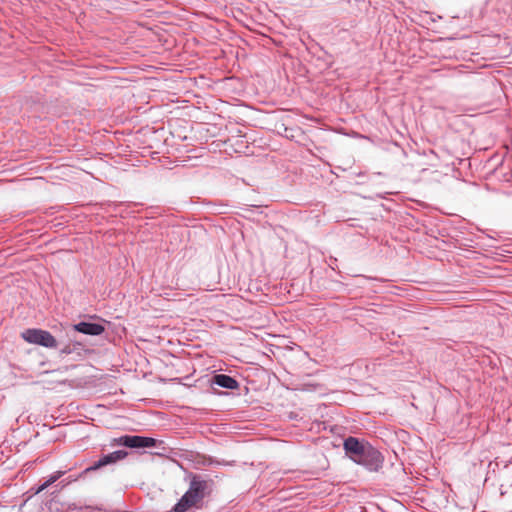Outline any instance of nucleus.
Wrapping results in <instances>:
<instances>
[{"label":"nucleus","mask_w":512,"mask_h":512,"mask_svg":"<svg viewBox=\"0 0 512 512\" xmlns=\"http://www.w3.org/2000/svg\"><path fill=\"white\" fill-rule=\"evenodd\" d=\"M114 441L116 444L128 448H150L155 447L157 444L156 439L140 435H124Z\"/></svg>","instance_id":"obj_4"},{"label":"nucleus","mask_w":512,"mask_h":512,"mask_svg":"<svg viewBox=\"0 0 512 512\" xmlns=\"http://www.w3.org/2000/svg\"><path fill=\"white\" fill-rule=\"evenodd\" d=\"M25 341L31 344L40 345L46 348H56L57 340L55 337L46 330L31 328L22 333Z\"/></svg>","instance_id":"obj_3"},{"label":"nucleus","mask_w":512,"mask_h":512,"mask_svg":"<svg viewBox=\"0 0 512 512\" xmlns=\"http://www.w3.org/2000/svg\"><path fill=\"white\" fill-rule=\"evenodd\" d=\"M73 329L79 333L90 336H99L105 331V327L102 324L86 321L74 324Z\"/></svg>","instance_id":"obj_6"},{"label":"nucleus","mask_w":512,"mask_h":512,"mask_svg":"<svg viewBox=\"0 0 512 512\" xmlns=\"http://www.w3.org/2000/svg\"><path fill=\"white\" fill-rule=\"evenodd\" d=\"M127 455H128V453L125 450H117V451H114L112 453L103 455L97 461H95L93 463V465L87 467L83 471V473L85 474V473H88V472H91V471H95V470H98V469H100V468H102L104 466L116 463L117 461L124 459Z\"/></svg>","instance_id":"obj_5"},{"label":"nucleus","mask_w":512,"mask_h":512,"mask_svg":"<svg viewBox=\"0 0 512 512\" xmlns=\"http://www.w3.org/2000/svg\"><path fill=\"white\" fill-rule=\"evenodd\" d=\"M212 383L216 384L219 387L229 389V390L237 389L239 386V383L235 378H233L229 375H226V374L214 375L212 378Z\"/></svg>","instance_id":"obj_7"},{"label":"nucleus","mask_w":512,"mask_h":512,"mask_svg":"<svg viewBox=\"0 0 512 512\" xmlns=\"http://www.w3.org/2000/svg\"><path fill=\"white\" fill-rule=\"evenodd\" d=\"M198 505L199 504L194 499H191L190 494L188 495L185 492L179 501L173 506L171 512H187L191 508L198 507Z\"/></svg>","instance_id":"obj_8"},{"label":"nucleus","mask_w":512,"mask_h":512,"mask_svg":"<svg viewBox=\"0 0 512 512\" xmlns=\"http://www.w3.org/2000/svg\"><path fill=\"white\" fill-rule=\"evenodd\" d=\"M343 447L351 460L369 471H378L382 467L383 456L367 441L349 436L344 440Z\"/></svg>","instance_id":"obj_1"},{"label":"nucleus","mask_w":512,"mask_h":512,"mask_svg":"<svg viewBox=\"0 0 512 512\" xmlns=\"http://www.w3.org/2000/svg\"><path fill=\"white\" fill-rule=\"evenodd\" d=\"M213 481L206 479L202 475L194 474L191 476L189 488L186 493L191 496L198 504L211 493Z\"/></svg>","instance_id":"obj_2"},{"label":"nucleus","mask_w":512,"mask_h":512,"mask_svg":"<svg viewBox=\"0 0 512 512\" xmlns=\"http://www.w3.org/2000/svg\"><path fill=\"white\" fill-rule=\"evenodd\" d=\"M214 463V460L212 458H209L208 461H207V464L211 465Z\"/></svg>","instance_id":"obj_11"},{"label":"nucleus","mask_w":512,"mask_h":512,"mask_svg":"<svg viewBox=\"0 0 512 512\" xmlns=\"http://www.w3.org/2000/svg\"><path fill=\"white\" fill-rule=\"evenodd\" d=\"M62 353H64V354H70V353H71V350H70V348H69V347H66V348H64V349L62 350Z\"/></svg>","instance_id":"obj_10"},{"label":"nucleus","mask_w":512,"mask_h":512,"mask_svg":"<svg viewBox=\"0 0 512 512\" xmlns=\"http://www.w3.org/2000/svg\"><path fill=\"white\" fill-rule=\"evenodd\" d=\"M76 480H77V478H71V479H69L68 483L72 482V481H76Z\"/></svg>","instance_id":"obj_12"},{"label":"nucleus","mask_w":512,"mask_h":512,"mask_svg":"<svg viewBox=\"0 0 512 512\" xmlns=\"http://www.w3.org/2000/svg\"><path fill=\"white\" fill-rule=\"evenodd\" d=\"M64 475V472L63 471H56L55 473H53L48 480H46L42 485H40L37 490H36V493H40L42 492L43 490H45L48 486H50L51 484L55 483L58 479H60L62 476Z\"/></svg>","instance_id":"obj_9"}]
</instances>
